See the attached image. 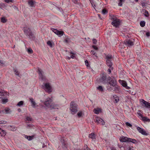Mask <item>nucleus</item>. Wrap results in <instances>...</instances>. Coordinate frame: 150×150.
I'll list each match as a JSON object with an SVG mask.
<instances>
[{
	"label": "nucleus",
	"instance_id": "obj_41",
	"mask_svg": "<svg viewBox=\"0 0 150 150\" xmlns=\"http://www.w3.org/2000/svg\"><path fill=\"white\" fill-rule=\"evenodd\" d=\"M85 63L86 66L87 67H90L89 64L88 63V61L87 60H86L85 61Z\"/></svg>",
	"mask_w": 150,
	"mask_h": 150
},
{
	"label": "nucleus",
	"instance_id": "obj_5",
	"mask_svg": "<svg viewBox=\"0 0 150 150\" xmlns=\"http://www.w3.org/2000/svg\"><path fill=\"white\" fill-rule=\"evenodd\" d=\"M52 30L53 32L59 37L62 36L64 34V32L63 31L59 30L57 29L54 28H53Z\"/></svg>",
	"mask_w": 150,
	"mask_h": 150
},
{
	"label": "nucleus",
	"instance_id": "obj_31",
	"mask_svg": "<svg viewBox=\"0 0 150 150\" xmlns=\"http://www.w3.org/2000/svg\"><path fill=\"white\" fill-rule=\"evenodd\" d=\"M34 136H25V138L27 139L28 140H31L33 139Z\"/></svg>",
	"mask_w": 150,
	"mask_h": 150
},
{
	"label": "nucleus",
	"instance_id": "obj_52",
	"mask_svg": "<svg viewBox=\"0 0 150 150\" xmlns=\"http://www.w3.org/2000/svg\"><path fill=\"white\" fill-rule=\"evenodd\" d=\"M92 47L95 50H97L98 49V47L95 45H93Z\"/></svg>",
	"mask_w": 150,
	"mask_h": 150
},
{
	"label": "nucleus",
	"instance_id": "obj_18",
	"mask_svg": "<svg viewBox=\"0 0 150 150\" xmlns=\"http://www.w3.org/2000/svg\"><path fill=\"white\" fill-rule=\"evenodd\" d=\"M36 3V2L34 1H33L32 0H30L28 1V4L32 7H35L34 4Z\"/></svg>",
	"mask_w": 150,
	"mask_h": 150
},
{
	"label": "nucleus",
	"instance_id": "obj_6",
	"mask_svg": "<svg viewBox=\"0 0 150 150\" xmlns=\"http://www.w3.org/2000/svg\"><path fill=\"white\" fill-rule=\"evenodd\" d=\"M96 121L95 122L97 124H101L102 125H103L105 124V122L101 118L97 117H96Z\"/></svg>",
	"mask_w": 150,
	"mask_h": 150
},
{
	"label": "nucleus",
	"instance_id": "obj_29",
	"mask_svg": "<svg viewBox=\"0 0 150 150\" xmlns=\"http://www.w3.org/2000/svg\"><path fill=\"white\" fill-rule=\"evenodd\" d=\"M97 89L101 92H103L104 91L103 88L102 86H99L97 87Z\"/></svg>",
	"mask_w": 150,
	"mask_h": 150
},
{
	"label": "nucleus",
	"instance_id": "obj_37",
	"mask_svg": "<svg viewBox=\"0 0 150 150\" xmlns=\"http://www.w3.org/2000/svg\"><path fill=\"white\" fill-rule=\"evenodd\" d=\"M108 12V11L105 9H103L102 11V13L103 14H105L107 13Z\"/></svg>",
	"mask_w": 150,
	"mask_h": 150
},
{
	"label": "nucleus",
	"instance_id": "obj_40",
	"mask_svg": "<svg viewBox=\"0 0 150 150\" xmlns=\"http://www.w3.org/2000/svg\"><path fill=\"white\" fill-rule=\"evenodd\" d=\"M47 45L50 46V47H52V44L51 42L50 41H48L47 42Z\"/></svg>",
	"mask_w": 150,
	"mask_h": 150
},
{
	"label": "nucleus",
	"instance_id": "obj_64",
	"mask_svg": "<svg viewBox=\"0 0 150 150\" xmlns=\"http://www.w3.org/2000/svg\"><path fill=\"white\" fill-rule=\"evenodd\" d=\"M98 17L100 18V15L99 14H98Z\"/></svg>",
	"mask_w": 150,
	"mask_h": 150
},
{
	"label": "nucleus",
	"instance_id": "obj_17",
	"mask_svg": "<svg viewBox=\"0 0 150 150\" xmlns=\"http://www.w3.org/2000/svg\"><path fill=\"white\" fill-rule=\"evenodd\" d=\"M57 105L53 103L52 102L49 108H50L51 109H55L57 108Z\"/></svg>",
	"mask_w": 150,
	"mask_h": 150
},
{
	"label": "nucleus",
	"instance_id": "obj_60",
	"mask_svg": "<svg viewBox=\"0 0 150 150\" xmlns=\"http://www.w3.org/2000/svg\"><path fill=\"white\" fill-rule=\"evenodd\" d=\"M65 41L66 43H68V40L67 39H66L65 40Z\"/></svg>",
	"mask_w": 150,
	"mask_h": 150
},
{
	"label": "nucleus",
	"instance_id": "obj_63",
	"mask_svg": "<svg viewBox=\"0 0 150 150\" xmlns=\"http://www.w3.org/2000/svg\"><path fill=\"white\" fill-rule=\"evenodd\" d=\"M21 109H19H19H18V111H19V112H20V111H21Z\"/></svg>",
	"mask_w": 150,
	"mask_h": 150
},
{
	"label": "nucleus",
	"instance_id": "obj_25",
	"mask_svg": "<svg viewBox=\"0 0 150 150\" xmlns=\"http://www.w3.org/2000/svg\"><path fill=\"white\" fill-rule=\"evenodd\" d=\"M30 100L32 104V106L34 107L35 106L36 103L33 99L32 98H30Z\"/></svg>",
	"mask_w": 150,
	"mask_h": 150
},
{
	"label": "nucleus",
	"instance_id": "obj_43",
	"mask_svg": "<svg viewBox=\"0 0 150 150\" xmlns=\"http://www.w3.org/2000/svg\"><path fill=\"white\" fill-rule=\"evenodd\" d=\"M117 19H118L114 15H113L111 17L112 20L114 21Z\"/></svg>",
	"mask_w": 150,
	"mask_h": 150
},
{
	"label": "nucleus",
	"instance_id": "obj_7",
	"mask_svg": "<svg viewBox=\"0 0 150 150\" xmlns=\"http://www.w3.org/2000/svg\"><path fill=\"white\" fill-rule=\"evenodd\" d=\"M4 121L2 120L0 121V124H5ZM6 132L5 130H2L1 128H0V134H1V136H4L6 135Z\"/></svg>",
	"mask_w": 150,
	"mask_h": 150
},
{
	"label": "nucleus",
	"instance_id": "obj_23",
	"mask_svg": "<svg viewBox=\"0 0 150 150\" xmlns=\"http://www.w3.org/2000/svg\"><path fill=\"white\" fill-rule=\"evenodd\" d=\"M106 64L109 67H112V64L111 60H106Z\"/></svg>",
	"mask_w": 150,
	"mask_h": 150
},
{
	"label": "nucleus",
	"instance_id": "obj_51",
	"mask_svg": "<svg viewBox=\"0 0 150 150\" xmlns=\"http://www.w3.org/2000/svg\"><path fill=\"white\" fill-rule=\"evenodd\" d=\"M5 2L9 3V2H12V0H4Z\"/></svg>",
	"mask_w": 150,
	"mask_h": 150
},
{
	"label": "nucleus",
	"instance_id": "obj_39",
	"mask_svg": "<svg viewBox=\"0 0 150 150\" xmlns=\"http://www.w3.org/2000/svg\"><path fill=\"white\" fill-rule=\"evenodd\" d=\"M122 86L124 87H126L127 86V83L125 81H122Z\"/></svg>",
	"mask_w": 150,
	"mask_h": 150
},
{
	"label": "nucleus",
	"instance_id": "obj_47",
	"mask_svg": "<svg viewBox=\"0 0 150 150\" xmlns=\"http://www.w3.org/2000/svg\"><path fill=\"white\" fill-rule=\"evenodd\" d=\"M27 35H28L30 38H31V37H32L33 34L32 32H30Z\"/></svg>",
	"mask_w": 150,
	"mask_h": 150
},
{
	"label": "nucleus",
	"instance_id": "obj_61",
	"mask_svg": "<svg viewBox=\"0 0 150 150\" xmlns=\"http://www.w3.org/2000/svg\"><path fill=\"white\" fill-rule=\"evenodd\" d=\"M112 150H116V149L114 148H113L112 149Z\"/></svg>",
	"mask_w": 150,
	"mask_h": 150
},
{
	"label": "nucleus",
	"instance_id": "obj_2",
	"mask_svg": "<svg viewBox=\"0 0 150 150\" xmlns=\"http://www.w3.org/2000/svg\"><path fill=\"white\" fill-rule=\"evenodd\" d=\"M42 88L46 92L48 93H50L52 91L51 86L49 83H44L42 85Z\"/></svg>",
	"mask_w": 150,
	"mask_h": 150
},
{
	"label": "nucleus",
	"instance_id": "obj_27",
	"mask_svg": "<svg viewBox=\"0 0 150 150\" xmlns=\"http://www.w3.org/2000/svg\"><path fill=\"white\" fill-rule=\"evenodd\" d=\"M112 58V55H106L105 59L106 60H111Z\"/></svg>",
	"mask_w": 150,
	"mask_h": 150
},
{
	"label": "nucleus",
	"instance_id": "obj_58",
	"mask_svg": "<svg viewBox=\"0 0 150 150\" xmlns=\"http://www.w3.org/2000/svg\"><path fill=\"white\" fill-rule=\"evenodd\" d=\"M75 57V56L74 55H72L71 56V58H74Z\"/></svg>",
	"mask_w": 150,
	"mask_h": 150
},
{
	"label": "nucleus",
	"instance_id": "obj_59",
	"mask_svg": "<svg viewBox=\"0 0 150 150\" xmlns=\"http://www.w3.org/2000/svg\"><path fill=\"white\" fill-rule=\"evenodd\" d=\"M125 87L127 89H130V87L127 86H127Z\"/></svg>",
	"mask_w": 150,
	"mask_h": 150
},
{
	"label": "nucleus",
	"instance_id": "obj_34",
	"mask_svg": "<svg viewBox=\"0 0 150 150\" xmlns=\"http://www.w3.org/2000/svg\"><path fill=\"white\" fill-rule=\"evenodd\" d=\"M30 30L29 28H28L26 29H24V32L26 33L27 35H28V34L29 33V32L30 31Z\"/></svg>",
	"mask_w": 150,
	"mask_h": 150
},
{
	"label": "nucleus",
	"instance_id": "obj_16",
	"mask_svg": "<svg viewBox=\"0 0 150 150\" xmlns=\"http://www.w3.org/2000/svg\"><path fill=\"white\" fill-rule=\"evenodd\" d=\"M8 96V93L7 92L4 91L0 92V97H6Z\"/></svg>",
	"mask_w": 150,
	"mask_h": 150
},
{
	"label": "nucleus",
	"instance_id": "obj_32",
	"mask_svg": "<svg viewBox=\"0 0 150 150\" xmlns=\"http://www.w3.org/2000/svg\"><path fill=\"white\" fill-rule=\"evenodd\" d=\"M7 21V19L5 17H2L1 18V22L2 23H5Z\"/></svg>",
	"mask_w": 150,
	"mask_h": 150
},
{
	"label": "nucleus",
	"instance_id": "obj_12",
	"mask_svg": "<svg viewBox=\"0 0 150 150\" xmlns=\"http://www.w3.org/2000/svg\"><path fill=\"white\" fill-rule=\"evenodd\" d=\"M137 129L139 132L141 133L143 135H148V134L146 133L145 131L139 127H137Z\"/></svg>",
	"mask_w": 150,
	"mask_h": 150
},
{
	"label": "nucleus",
	"instance_id": "obj_1",
	"mask_svg": "<svg viewBox=\"0 0 150 150\" xmlns=\"http://www.w3.org/2000/svg\"><path fill=\"white\" fill-rule=\"evenodd\" d=\"M70 106L69 109L71 114L74 115L76 114L78 111L77 104L75 102L72 101L70 103Z\"/></svg>",
	"mask_w": 150,
	"mask_h": 150
},
{
	"label": "nucleus",
	"instance_id": "obj_50",
	"mask_svg": "<svg viewBox=\"0 0 150 150\" xmlns=\"http://www.w3.org/2000/svg\"><path fill=\"white\" fill-rule=\"evenodd\" d=\"M84 150H89L87 146L86 145L84 146Z\"/></svg>",
	"mask_w": 150,
	"mask_h": 150
},
{
	"label": "nucleus",
	"instance_id": "obj_42",
	"mask_svg": "<svg viewBox=\"0 0 150 150\" xmlns=\"http://www.w3.org/2000/svg\"><path fill=\"white\" fill-rule=\"evenodd\" d=\"M28 52L29 53L32 54L33 53V51L31 48H29L28 50Z\"/></svg>",
	"mask_w": 150,
	"mask_h": 150
},
{
	"label": "nucleus",
	"instance_id": "obj_46",
	"mask_svg": "<svg viewBox=\"0 0 150 150\" xmlns=\"http://www.w3.org/2000/svg\"><path fill=\"white\" fill-rule=\"evenodd\" d=\"M14 72L15 73V74L16 75L18 76L19 75V72L16 69H14Z\"/></svg>",
	"mask_w": 150,
	"mask_h": 150
},
{
	"label": "nucleus",
	"instance_id": "obj_53",
	"mask_svg": "<svg viewBox=\"0 0 150 150\" xmlns=\"http://www.w3.org/2000/svg\"><path fill=\"white\" fill-rule=\"evenodd\" d=\"M141 5L143 7L145 6H146V3L145 2H142L141 3Z\"/></svg>",
	"mask_w": 150,
	"mask_h": 150
},
{
	"label": "nucleus",
	"instance_id": "obj_14",
	"mask_svg": "<svg viewBox=\"0 0 150 150\" xmlns=\"http://www.w3.org/2000/svg\"><path fill=\"white\" fill-rule=\"evenodd\" d=\"M129 138L122 136L120 138V141L122 142H129L128 139Z\"/></svg>",
	"mask_w": 150,
	"mask_h": 150
},
{
	"label": "nucleus",
	"instance_id": "obj_13",
	"mask_svg": "<svg viewBox=\"0 0 150 150\" xmlns=\"http://www.w3.org/2000/svg\"><path fill=\"white\" fill-rule=\"evenodd\" d=\"M100 82L103 83H107V80H106V76L105 74H103L101 77L100 79Z\"/></svg>",
	"mask_w": 150,
	"mask_h": 150
},
{
	"label": "nucleus",
	"instance_id": "obj_55",
	"mask_svg": "<svg viewBox=\"0 0 150 150\" xmlns=\"http://www.w3.org/2000/svg\"><path fill=\"white\" fill-rule=\"evenodd\" d=\"M146 35L147 36H149L150 35V33L149 32H147L146 33Z\"/></svg>",
	"mask_w": 150,
	"mask_h": 150
},
{
	"label": "nucleus",
	"instance_id": "obj_57",
	"mask_svg": "<svg viewBox=\"0 0 150 150\" xmlns=\"http://www.w3.org/2000/svg\"><path fill=\"white\" fill-rule=\"evenodd\" d=\"M0 64H4L3 61L0 60Z\"/></svg>",
	"mask_w": 150,
	"mask_h": 150
},
{
	"label": "nucleus",
	"instance_id": "obj_49",
	"mask_svg": "<svg viewBox=\"0 0 150 150\" xmlns=\"http://www.w3.org/2000/svg\"><path fill=\"white\" fill-rule=\"evenodd\" d=\"M93 43L94 44H96L97 42V40L96 39H93Z\"/></svg>",
	"mask_w": 150,
	"mask_h": 150
},
{
	"label": "nucleus",
	"instance_id": "obj_3",
	"mask_svg": "<svg viewBox=\"0 0 150 150\" xmlns=\"http://www.w3.org/2000/svg\"><path fill=\"white\" fill-rule=\"evenodd\" d=\"M113 78H111L110 76H109L107 80V83L110 85L112 86H115L116 84V81L114 78L113 77H112Z\"/></svg>",
	"mask_w": 150,
	"mask_h": 150
},
{
	"label": "nucleus",
	"instance_id": "obj_24",
	"mask_svg": "<svg viewBox=\"0 0 150 150\" xmlns=\"http://www.w3.org/2000/svg\"><path fill=\"white\" fill-rule=\"evenodd\" d=\"M38 71L39 74L40 76L41 77L42 79L43 76L42 75V71L41 70V69L39 68L38 69Z\"/></svg>",
	"mask_w": 150,
	"mask_h": 150
},
{
	"label": "nucleus",
	"instance_id": "obj_48",
	"mask_svg": "<svg viewBox=\"0 0 150 150\" xmlns=\"http://www.w3.org/2000/svg\"><path fill=\"white\" fill-rule=\"evenodd\" d=\"M125 124L127 126L129 127H132V125L131 124H130V123H129V122H126L125 123Z\"/></svg>",
	"mask_w": 150,
	"mask_h": 150
},
{
	"label": "nucleus",
	"instance_id": "obj_11",
	"mask_svg": "<svg viewBox=\"0 0 150 150\" xmlns=\"http://www.w3.org/2000/svg\"><path fill=\"white\" fill-rule=\"evenodd\" d=\"M133 40H129L126 41L125 42V43L126 45L129 47H130L133 45L134 44Z\"/></svg>",
	"mask_w": 150,
	"mask_h": 150
},
{
	"label": "nucleus",
	"instance_id": "obj_10",
	"mask_svg": "<svg viewBox=\"0 0 150 150\" xmlns=\"http://www.w3.org/2000/svg\"><path fill=\"white\" fill-rule=\"evenodd\" d=\"M120 21L119 19H117L111 23V24L115 27H119L120 24Z\"/></svg>",
	"mask_w": 150,
	"mask_h": 150
},
{
	"label": "nucleus",
	"instance_id": "obj_35",
	"mask_svg": "<svg viewBox=\"0 0 150 150\" xmlns=\"http://www.w3.org/2000/svg\"><path fill=\"white\" fill-rule=\"evenodd\" d=\"M23 101H21L18 103L17 105L19 106H21L23 105Z\"/></svg>",
	"mask_w": 150,
	"mask_h": 150
},
{
	"label": "nucleus",
	"instance_id": "obj_21",
	"mask_svg": "<svg viewBox=\"0 0 150 150\" xmlns=\"http://www.w3.org/2000/svg\"><path fill=\"white\" fill-rule=\"evenodd\" d=\"M2 112L6 114H8L10 112V109L9 108H6L2 111Z\"/></svg>",
	"mask_w": 150,
	"mask_h": 150
},
{
	"label": "nucleus",
	"instance_id": "obj_19",
	"mask_svg": "<svg viewBox=\"0 0 150 150\" xmlns=\"http://www.w3.org/2000/svg\"><path fill=\"white\" fill-rule=\"evenodd\" d=\"M141 12L144 15V16L146 17H148L149 14L148 11L144 9H142Z\"/></svg>",
	"mask_w": 150,
	"mask_h": 150
},
{
	"label": "nucleus",
	"instance_id": "obj_28",
	"mask_svg": "<svg viewBox=\"0 0 150 150\" xmlns=\"http://www.w3.org/2000/svg\"><path fill=\"white\" fill-rule=\"evenodd\" d=\"M142 120L145 122H150V119L146 117H142Z\"/></svg>",
	"mask_w": 150,
	"mask_h": 150
},
{
	"label": "nucleus",
	"instance_id": "obj_22",
	"mask_svg": "<svg viewBox=\"0 0 150 150\" xmlns=\"http://www.w3.org/2000/svg\"><path fill=\"white\" fill-rule=\"evenodd\" d=\"M89 137L92 139H94L96 138V136L95 134L93 133H91L89 134L88 136Z\"/></svg>",
	"mask_w": 150,
	"mask_h": 150
},
{
	"label": "nucleus",
	"instance_id": "obj_9",
	"mask_svg": "<svg viewBox=\"0 0 150 150\" xmlns=\"http://www.w3.org/2000/svg\"><path fill=\"white\" fill-rule=\"evenodd\" d=\"M140 102L142 103V105H144L147 108H150V103L147 102L144 99H141Z\"/></svg>",
	"mask_w": 150,
	"mask_h": 150
},
{
	"label": "nucleus",
	"instance_id": "obj_56",
	"mask_svg": "<svg viewBox=\"0 0 150 150\" xmlns=\"http://www.w3.org/2000/svg\"><path fill=\"white\" fill-rule=\"evenodd\" d=\"M138 113V114L139 116H140L141 117H142V118L143 117V115H142V114H141V113H138V112L137 113Z\"/></svg>",
	"mask_w": 150,
	"mask_h": 150
},
{
	"label": "nucleus",
	"instance_id": "obj_26",
	"mask_svg": "<svg viewBox=\"0 0 150 150\" xmlns=\"http://www.w3.org/2000/svg\"><path fill=\"white\" fill-rule=\"evenodd\" d=\"M129 142H131L135 144L137 143V141L134 139H132L131 138H129L128 139Z\"/></svg>",
	"mask_w": 150,
	"mask_h": 150
},
{
	"label": "nucleus",
	"instance_id": "obj_15",
	"mask_svg": "<svg viewBox=\"0 0 150 150\" xmlns=\"http://www.w3.org/2000/svg\"><path fill=\"white\" fill-rule=\"evenodd\" d=\"M0 98L2 100V101L3 103L5 104L8 101V100L7 98V97H0Z\"/></svg>",
	"mask_w": 150,
	"mask_h": 150
},
{
	"label": "nucleus",
	"instance_id": "obj_54",
	"mask_svg": "<svg viewBox=\"0 0 150 150\" xmlns=\"http://www.w3.org/2000/svg\"><path fill=\"white\" fill-rule=\"evenodd\" d=\"M91 53L92 54H93V55H95L96 56V55H95L96 52L93 50H91Z\"/></svg>",
	"mask_w": 150,
	"mask_h": 150
},
{
	"label": "nucleus",
	"instance_id": "obj_38",
	"mask_svg": "<svg viewBox=\"0 0 150 150\" xmlns=\"http://www.w3.org/2000/svg\"><path fill=\"white\" fill-rule=\"evenodd\" d=\"M124 2V0H119V2L118 3V5L120 6H122V2Z\"/></svg>",
	"mask_w": 150,
	"mask_h": 150
},
{
	"label": "nucleus",
	"instance_id": "obj_20",
	"mask_svg": "<svg viewBox=\"0 0 150 150\" xmlns=\"http://www.w3.org/2000/svg\"><path fill=\"white\" fill-rule=\"evenodd\" d=\"M93 111L96 114H98L102 112L100 108H95L93 110Z\"/></svg>",
	"mask_w": 150,
	"mask_h": 150
},
{
	"label": "nucleus",
	"instance_id": "obj_33",
	"mask_svg": "<svg viewBox=\"0 0 150 150\" xmlns=\"http://www.w3.org/2000/svg\"><path fill=\"white\" fill-rule=\"evenodd\" d=\"M83 114L82 112L81 111H79L77 114V115L79 117H81Z\"/></svg>",
	"mask_w": 150,
	"mask_h": 150
},
{
	"label": "nucleus",
	"instance_id": "obj_45",
	"mask_svg": "<svg viewBox=\"0 0 150 150\" xmlns=\"http://www.w3.org/2000/svg\"><path fill=\"white\" fill-rule=\"evenodd\" d=\"M26 119L28 121H32L33 120L32 118L30 117H27Z\"/></svg>",
	"mask_w": 150,
	"mask_h": 150
},
{
	"label": "nucleus",
	"instance_id": "obj_8",
	"mask_svg": "<svg viewBox=\"0 0 150 150\" xmlns=\"http://www.w3.org/2000/svg\"><path fill=\"white\" fill-rule=\"evenodd\" d=\"M4 121L2 120L0 121V124H5ZM6 132L5 130H2L1 128H0V134H1V136H4L6 135Z\"/></svg>",
	"mask_w": 150,
	"mask_h": 150
},
{
	"label": "nucleus",
	"instance_id": "obj_36",
	"mask_svg": "<svg viewBox=\"0 0 150 150\" xmlns=\"http://www.w3.org/2000/svg\"><path fill=\"white\" fill-rule=\"evenodd\" d=\"M145 23L144 21H142L140 22V25L142 27H143L145 25Z\"/></svg>",
	"mask_w": 150,
	"mask_h": 150
},
{
	"label": "nucleus",
	"instance_id": "obj_4",
	"mask_svg": "<svg viewBox=\"0 0 150 150\" xmlns=\"http://www.w3.org/2000/svg\"><path fill=\"white\" fill-rule=\"evenodd\" d=\"M52 101V100L51 98L49 97L47 98L45 101L44 104L46 106L49 108Z\"/></svg>",
	"mask_w": 150,
	"mask_h": 150
},
{
	"label": "nucleus",
	"instance_id": "obj_44",
	"mask_svg": "<svg viewBox=\"0 0 150 150\" xmlns=\"http://www.w3.org/2000/svg\"><path fill=\"white\" fill-rule=\"evenodd\" d=\"M110 69H109L108 70V71L109 74H110L111 73V70H112L113 69V67H110Z\"/></svg>",
	"mask_w": 150,
	"mask_h": 150
},
{
	"label": "nucleus",
	"instance_id": "obj_62",
	"mask_svg": "<svg viewBox=\"0 0 150 150\" xmlns=\"http://www.w3.org/2000/svg\"><path fill=\"white\" fill-rule=\"evenodd\" d=\"M129 150H133V149L132 148H130L129 149Z\"/></svg>",
	"mask_w": 150,
	"mask_h": 150
},
{
	"label": "nucleus",
	"instance_id": "obj_30",
	"mask_svg": "<svg viewBox=\"0 0 150 150\" xmlns=\"http://www.w3.org/2000/svg\"><path fill=\"white\" fill-rule=\"evenodd\" d=\"M113 97L115 99V103H117L119 100V97L116 95L114 96Z\"/></svg>",
	"mask_w": 150,
	"mask_h": 150
}]
</instances>
